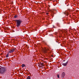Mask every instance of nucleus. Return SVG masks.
<instances>
[{
  "mask_svg": "<svg viewBox=\"0 0 79 79\" xmlns=\"http://www.w3.org/2000/svg\"><path fill=\"white\" fill-rule=\"evenodd\" d=\"M7 69L5 67H0V74L1 75L5 74L6 75V71Z\"/></svg>",
  "mask_w": 79,
  "mask_h": 79,
  "instance_id": "f257e3e1",
  "label": "nucleus"
},
{
  "mask_svg": "<svg viewBox=\"0 0 79 79\" xmlns=\"http://www.w3.org/2000/svg\"><path fill=\"white\" fill-rule=\"evenodd\" d=\"M15 21L17 22L16 26L19 29L20 27V25L21 23H22V20L20 19L15 20Z\"/></svg>",
  "mask_w": 79,
  "mask_h": 79,
  "instance_id": "f03ea898",
  "label": "nucleus"
},
{
  "mask_svg": "<svg viewBox=\"0 0 79 79\" xmlns=\"http://www.w3.org/2000/svg\"><path fill=\"white\" fill-rule=\"evenodd\" d=\"M68 61H67L66 63H63L62 64V65H63V66H65L68 64Z\"/></svg>",
  "mask_w": 79,
  "mask_h": 79,
  "instance_id": "7ed1b4c3",
  "label": "nucleus"
},
{
  "mask_svg": "<svg viewBox=\"0 0 79 79\" xmlns=\"http://www.w3.org/2000/svg\"><path fill=\"white\" fill-rule=\"evenodd\" d=\"M15 48L12 49L10 51H9V52L10 53H12V52H15Z\"/></svg>",
  "mask_w": 79,
  "mask_h": 79,
  "instance_id": "20e7f679",
  "label": "nucleus"
},
{
  "mask_svg": "<svg viewBox=\"0 0 79 79\" xmlns=\"http://www.w3.org/2000/svg\"><path fill=\"white\" fill-rule=\"evenodd\" d=\"M50 50L49 49H47L46 48L44 49L43 50V51L44 53H47V51H49Z\"/></svg>",
  "mask_w": 79,
  "mask_h": 79,
  "instance_id": "39448f33",
  "label": "nucleus"
},
{
  "mask_svg": "<svg viewBox=\"0 0 79 79\" xmlns=\"http://www.w3.org/2000/svg\"><path fill=\"white\" fill-rule=\"evenodd\" d=\"M61 76L63 78V77H64L65 76V73H64V72H63L62 73Z\"/></svg>",
  "mask_w": 79,
  "mask_h": 79,
  "instance_id": "423d86ee",
  "label": "nucleus"
},
{
  "mask_svg": "<svg viewBox=\"0 0 79 79\" xmlns=\"http://www.w3.org/2000/svg\"><path fill=\"white\" fill-rule=\"evenodd\" d=\"M14 18H18V16L17 15H16L14 16Z\"/></svg>",
  "mask_w": 79,
  "mask_h": 79,
  "instance_id": "0eeeda50",
  "label": "nucleus"
},
{
  "mask_svg": "<svg viewBox=\"0 0 79 79\" xmlns=\"http://www.w3.org/2000/svg\"><path fill=\"white\" fill-rule=\"evenodd\" d=\"M22 67H26V65H25L24 64H22Z\"/></svg>",
  "mask_w": 79,
  "mask_h": 79,
  "instance_id": "6e6552de",
  "label": "nucleus"
},
{
  "mask_svg": "<svg viewBox=\"0 0 79 79\" xmlns=\"http://www.w3.org/2000/svg\"><path fill=\"white\" fill-rule=\"evenodd\" d=\"M27 79H31V77L30 76H28L27 78Z\"/></svg>",
  "mask_w": 79,
  "mask_h": 79,
  "instance_id": "1a4fd4ad",
  "label": "nucleus"
},
{
  "mask_svg": "<svg viewBox=\"0 0 79 79\" xmlns=\"http://www.w3.org/2000/svg\"><path fill=\"white\" fill-rule=\"evenodd\" d=\"M9 55V53H8L6 54V57L7 58H8V57L9 56L8 55Z\"/></svg>",
  "mask_w": 79,
  "mask_h": 79,
  "instance_id": "9d476101",
  "label": "nucleus"
},
{
  "mask_svg": "<svg viewBox=\"0 0 79 79\" xmlns=\"http://www.w3.org/2000/svg\"><path fill=\"white\" fill-rule=\"evenodd\" d=\"M57 77L58 78H60V76H59V75H57Z\"/></svg>",
  "mask_w": 79,
  "mask_h": 79,
  "instance_id": "9b49d317",
  "label": "nucleus"
},
{
  "mask_svg": "<svg viewBox=\"0 0 79 79\" xmlns=\"http://www.w3.org/2000/svg\"><path fill=\"white\" fill-rule=\"evenodd\" d=\"M44 44H47V43H46V42L45 41H44Z\"/></svg>",
  "mask_w": 79,
  "mask_h": 79,
  "instance_id": "f8f14e48",
  "label": "nucleus"
},
{
  "mask_svg": "<svg viewBox=\"0 0 79 79\" xmlns=\"http://www.w3.org/2000/svg\"><path fill=\"white\" fill-rule=\"evenodd\" d=\"M40 65L41 66H42V65H43V64H40Z\"/></svg>",
  "mask_w": 79,
  "mask_h": 79,
  "instance_id": "ddd939ff",
  "label": "nucleus"
},
{
  "mask_svg": "<svg viewBox=\"0 0 79 79\" xmlns=\"http://www.w3.org/2000/svg\"><path fill=\"white\" fill-rule=\"evenodd\" d=\"M46 15H48V13H46Z\"/></svg>",
  "mask_w": 79,
  "mask_h": 79,
  "instance_id": "4468645a",
  "label": "nucleus"
},
{
  "mask_svg": "<svg viewBox=\"0 0 79 79\" xmlns=\"http://www.w3.org/2000/svg\"><path fill=\"white\" fill-rule=\"evenodd\" d=\"M63 61H65V60H63Z\"/></svg>",
  "mask_w": 79,
  "mask_h": 79,
  "instance_id": "2eb2a0df",
  "label": "nucleus"
},
{
  "mask_svg": "<svg viewBox=\"0 0 79 79\" xmlns=\"http://www.w3.org/2000/svg\"><path fill=\"white\" fill-rule=\"evenodd\" d=\"M64 14H65V15H66V14H65V13H64Z\"/></svg>",
  "mask_w": 79,
  "mask_h": 79,
  "instance_id": "dca6fc26",
  "label": "nucleus"
},
{
  "mask_svg": "<svg viewBox=\"0 0 79 79\" xmlns=\"http://www.w3.org/2000/svg\"><path fill=\"white\" fill-rule=\"evenodd\" d=\"M67 16H68V14H67Z\"/></svg>",
  "mask_w": 79,
  "mask_h": 79,
  "instance_id": "f3484780",
  "label": "nucleus"
},
{
  "mask_svg": "<svg viewBox=\"0 0 79 79\" xmlns=\"http://www.w3.org/2000/svg\"><path fill=\"white\" fill-rule=\"evenodd\" d=\"M56 42H58L57 41H56Z\"/></svg>",
  "mask_w": 79,
  "mask_h": 79,
  "instance_id": "a211bd4d",
  "label": "nucleus"
},
{
  "mask_svg": "<svg viewBox=\"0 0 79 79\" xmlns=\"http://www.w3.org/2000/svg\"><path fill=\"white\" fill-rule=\"evenodd\" d=\"M53 26V27H54V26Z\"/></svg>",
  "mask_w": 79,
  "mask_h": 79,
  "instance_id": "6ab92c4d",
  "label": "nucleus"
}]
</instances>
